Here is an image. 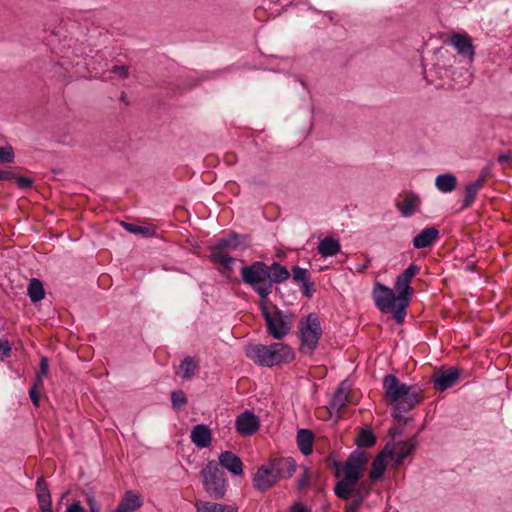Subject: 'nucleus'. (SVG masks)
Listing matches in <instances>:
<instances>
[{"label": "nucleus", "instance_id": "obj_32", "mask_svg": "<svg viewBox=\"0 0 512 512\" xmlns=\"http://www.w3.org/2000/svg\"><path fill=\"white\" fill-rule=\"evenodd\" d=\"M481 188L482 187L480 186L479 182H471L465 186L464 199L462 202L461 209H467V208L471 207V205L475 201L476 196Z\"/></svg>", "mask_w": 512, "mask_h": 512}, {"label": "nucleus", "instance_id": "obj_14", "mask_svg": "<svg viewBox=\"0 0 512 512\" xmlns=\"http://www.w3.org/2000/svg\"><path fill=\"white\" fill-rule=\"evenodd\" d=\"M450 43L462 57L472 60L475 52L471 38L466 34L454 33L450 37Z\"/></svg>", "mask_w": 512, "mask_h": 512}, {"label": "nucleus", "instance_id": "obj_3", "mask_svg": "<svg viewBox=\"0 0 512 512\" xmlns=\"http://www.w3.org/2000/svg\"><path fill=\"white\" fill-rule=\"evenodd\" d=\"M245 353L255 364L269 368L288 364L295 359L293 349L283 342H273L269 345L249 344L245 348Z\"/></svg>", "mask_w": 512, "mask_h": 512}, {"label": "nucleus", "instance_id": "obj_4", "mask_svg": "<svg viewBox=\"0 0 512 512\" xmlns=\"http://www.w3.org/2000/svg\"><path fill=\"white\" fill-rule=\"evenodd\" d=\"M420 266L411 263L400 275L397 276L394 283V290L398 293V307L395 310L394 320L396 323H403L407 314V308L414 294V288L410 286L413 277L420 272Z\"/></svg>", "mask_w": 512, "mask_h": 512}, {"label": "nucleus", "instance_id": "obj_43", "mask_svg": "<svg viewBox=\"0 0 512 512\" xmlns=\"http://www.w3.org/2000/svg\"><path fill=\"white\" fill-rule=\"evenodd\" d=\"M395 453H396V451H395L394 446L391 443H387L384 446L382 452L379 453L377 456H382L383 459H385L387 461L388 458H391V459L394 458Z\"/></svg>", "mask_w": 512, "mask_h": 512}, {"label": "nucleus", "instance_id": "obj_47", "mask_svg": "<svg viewBox=\"0 0 512 512\" xmlns=\"http://www.w3.org/2000/svg\"><path fill=\"white\" fill-rule=\"evenodd\" d=\"M112 73L119 74L121 78H127L129 76V68L125 65H115L111 69Z\"/></svg>", "mask_w": 512, "mask_h": 512}, {"label": "nucleus", "instance_id": "obj_26", "mask_svg": "<svg viewBox=\"0 0 512 512\" xmlns=\"http://www.w3.org/2000/svg\"><path fill=\"white\" fill-rule=\"evenodd\" d=\"M457 183V178L452 173L439 174L435 179V186L442 193H451L456 189Z\"/></svg>", "mask_w": 512, "mask_h": 512}, {"label": "nucleus", "instance_id": "obj_59", "mask_svg": "<svg viewBox=\"0 0 512 512\" xmlns=\"http://www.w3.org/2000/svg\"><path fill=\"white\" fill-rule=\"evenodd\" d=\"M90 512H100V507L90 509Z\"/></svg>", "mask_w": 512, "mask_h": 512}, {"label": "nucleus", "instance_id": "obj_24", "mask_svg": "<svg viewBox=\"0 0 512 512\" xmlns=\"http://www.w3.org/2000/svg\"><path fill=\"white\" fill-rule=\"evenodd\" d=\"M340 250L341 245L339 240L332 237H325L318 245V253L325 258L335 256Z\"/></svg>", "mask_w": 512, "mask_h": 512}, {"label": "nucleus", "instance_id": "obj_42", "mask_svg": "<svg viewBox=\"0 0 512 512\" xmlns=\"http://www.w3.org/2000/svg\"><path fill=\"white\" fill-rule=\"evenodd\" d=\"M15 182L20 189H29L33 186L34 180L30 177L17 175Z\"/></svg>", "mask_w": 512, "mask_h": 512}, {"label": "nucleus", "instance_id": "obj_38", "mask_svg": "<svg viewBox=\"0 0 512 512\" xmlns=\"http://www.w3.org/2000/svg\"><path fill=\"white\" fill-rule=\"evenodd\" d=\"M344 472V478L341 480L351 488H354L355 485L358 484L360 478L362 477V473L349 471V470H343Z\"/></svg>", "mask_w": 512, "mask_h": 512}, {"label": "nucleus", "instance_id": "obj_9", "mask_svg": "<svg viewBox=\"0 0 512 512\" xmlns=\"http://www.w3.org/2000/svg\"><path fill=\"white\" fill-rule=\"evenodd\" d=\"M368 462V454L360 449L352 451L347 460L342 463L339 461H332V465L335 468V476H340V470L356 471L363 473L364 467Z\"/></svg>", "mask_w": 512, "mask_h": 512}, {"label": "nucleus", "instance_id": "obj_12", "mask_svg": "<svg viewBox=\"0 0 512 512\" xmlns=\"http://www.w3.org/2000/svg\"><path fill=\"white\" fill-rule=\"evenodd\" d=\"M269 467L274 470L275 475L282 479H290L296 471V461L292 457H275L270 458Z\"/></svg>", "mask_w": 512, "mask_h": 512}, {"label": "nucleus", "instance_id": "obj_8", "mask_svg": "<svg viewBox=\"0 0 512 512\" xmlns=\"http://www.w3.org/2000/svg\"><path fill=\"white\" fill-rule=\"evenodd\" d=\"M372 297L380 312L391 313L394 317L398 307V293L394 289L377 282L373 288Z\"/></svg>", "mask_w": 512, "mask_h": 512}, {"label": "nucleus", "instance_id": "obj_27", "mask_svg": "<svg viewBox=\"0 0 512 512\" xmlns=\"http://www.w3.org/2000/svg\"><path fill=\"white\" fill-rule=\"evenodd\" d=\"M35 488L39 508L52 505L51 493L44 477H39L36 480Z\"/></svg>", "mask_w": 512, "mask_h": 512}, {"label": "nucleus", "instance_id": "obj_57", "mask_svg": "<svg viewBox=\"0 0 512 512\" xmlns=\"http://www.w3.org/2000/svg\"><path fill=\"white\" fill-rule=\"evenodd\" d=\"M467 270L469 271H475L476 270V265L474 262H472L471 264H468L467 267H466Z\"/></svg>", "mask_w": 512, "mask_h": 512}, {"label": "nucleus", "instance_id": "obj_58", "mask_svg": "<svg viewBox=\"0 0 512 512\" xmlns=\"http://www.w3.org/2000/svg\"><path fill=\"white\" fill-rule=\"evenodd\" d=\"M198 85V81H194L193 83L189 84V88L195 87Z\"/></svg>", "mask_w": 512, "mask_h": 512}, {"label": "nucleus", "instance_id": "obj_28", "mask_svg": "<svg viewBox=\"0 0 512 512\" xmlns=\"http://www.w3.org/2000/svg\"><path fill=\"white\" fill-rule=\"evenodd\" d=\"M196 512H238L237 508L209 501L198 500L195 504Z\"/></svg>", "mask_w": 512, "mask_h": 512}, {"label": "nucleus", "instance_id": "obj_39", "mask_svg": "<svg viewBox=\"0 0 512 512\" xmlns=\"http://www.w3.org/2000/svg\"><path fill=\"white\" fill-rule=\"evenodd\" d=\"M15 159V153L11 145L0 148V163H12Z\"/></svg>", "mask_w": 512, "mask_h": 512}, {"label": "nucleus", "instance_id": "obj_16", "mask_svg": "<svg viewBox=\"0 0 512 512\" xmlns=\"http://www.w3.org/2000/svg\"><path fill=\"white\" fill-rule=\"evenodd\" d=\"M350 387L347 384V381H342L336 390L334 391L330 401H329V408L332 411H335L339 413L344 407L347 406L349 400H348V394H349Z\"/></svg>", "mask_w": 512, "mask_h": 512}, {"label": "nucleus", "instance_id": "obj_37", "mask_svg": "<svg viewBox=\"0 0 512 512\" xmlns=\"http://www.w3.org/2000/svg\"><path fill=\"white\" fill-rule=\"evenodd\" d=\"M122 226L125 228L126 231L132 233V234H142L146 236L152 235L151 229L145 226H139L132 223L122 222Z\"/></svg>", "mask_w": 512, "mask_h": 512}, {"label": "nucleus", "instance_id": "obj_46", "mask_svg": "<svg viewBox=\"0 0 512 512\" xmlns=\"http://www.w3.org/2000/svg\"><path fill=\"white\" fill-rule=\"evenodd\" d=\"M17 173L10 169H0V181L15 180Z\"/></svg>", "mask_w": 512, "mask_h": 512}, {"label": "nucleus", "instance_id": "obj_30", "mask_svg": "<svg viewBox=\"0 0 512 512\" xmlns=\"http://www.w3.org/2000/svg\"><path fill=\"white\" fill-rule=\"evenodd\" d=\"M376 436L371 428H361L358 436L355 439V444L358 449L371 448L376 444Z\"/></svg>", "mask_w": 512, "mask_h": 512}, {"label": "nucleus", "instance_id": "obj_56", "mask_svg": "<svg viewBox=\"0 0 512 512\" xmlns=\"http://www.w3.org/2000/svg\"><path fill=\"white\" fill-rule=\"evenodd\" d=\"M120 100L122 102H124L125 104H128V101H127V94L125 92H122L121 95H120Z\"/></svg>", "mask_w": 512, "mask_h": 512}, {"label": "nucleus", "instance_id": "obj_29", "mask_svg": "<svg viewBox=\"0 0 512 512\" xmlns=\"http://www.w3.org/2000/svg\"><path fill=\"white\" fill-rule=\"evenodd\" d=\"M387 468V461L382 456H376L371 464L369 479L371 482H377L383 479Z\"/></svg>", "mask_w": 512, "mask_h": 512}, {"label": "nucleus", "instance_id": "obj_52", "mask_svg": "<svg viewBox=\"0 0 512 512\" xmlns=\"http://www.w3.org/2000/svg\"><path fill=\"white\" fill-rule=\"evenodd\" d=\"M291 512H310V510L302 503L296 502L294 503L291 508Z\"/></svg>", "mask_w": 512, "mask_h": 512}, {"label": "nucleus", "instance_id": "obj_20", "mask_svg": "<svg viewBox=\"0 0 512 512\" xmlns=\"http://www.w3.org/2000/svg\"><path fill=\"white\" fill-rule=\"evenodd\" d=\"M421 204L419 195L414 192H409L405 195L402 202H397L396 207L404 217H411L418 211Z\"/></svg>", "mask_w": 512, "mask_h": 512}, {"label": "nucleus", "instance_id": "obj_15", "mask_svg": "<svg viewBox=\"0 0 512 512\" xmlns=\"http://www.w3.org/2000/svg\"><path fill=\"white\" fill-rule=\"evenodd\" d=\"M440 232L434 227H426L413 240L412 245L415 249H424L431 247L439 238Z\"/></svg>", "mask_w": 512, "mask_h": 512}, {"label": "nucleus", "instance_id": "obj_17", "mask_svg": "<svg viewBox=\"0 0 512 512\" xmlns=\"http://www.w3.org/2000/svg\"><path fill=\"white\" fill-rule=\"evenodd\" d=\"M459 376L460 371L455 367H450L434 378V388L443 392L451 388L457 382Z\"/></svg>", "mask_w": 512, "mask_h": 512}, {"label": "nucleus", "instance_id": "obj_22", "mask_svg": "<svg viewBox=\"0 0 512 512\" xmlns=\"http://www.w3.org/2000/svg\"><path fill=\"white\" fill-rule=\"evenodd\" d=\"M417 444V435H414L407 440H401L398 442L400 450L395 453L394 462L396 467L402 465L404 460L416 449Z\"/></svg>", "mask_w": 512, "mask_h": 512}, {"label": "nucleus", "instance_id": "obj_45", "mask_svg": "<svg viewBox=\"0 0 512 512\" xmlns=\"http://www.w3.org/2000/svg\"><path fill=\"white\" fill-rule=\"evenodd\" d=\"M49 371V359L46 356H42L39 363V370L37 374L40 376H46Z\"/></svg>", "mask_w": 512, "mask_h": 512}, {"label": "nucleus", "instance_id": "obj_2", "mask_svg": "<svg viewBox=\"0 0 512 512\" xmlns=\"http://www.w3.org/2000/svg\"><path fill=\"white\" fill-rule=\"evenodd\" d=\"M383 387L387 402L393 405L392 417L398 421L406 422L403 413L414 409L424 398L422 388L401 383L393 374L384 377Z\"/></svg>", "mask_w": 512, "mask_h": 512}, {"label": "nucleus", "instance_id": "obj_23", "mask_svg": "<svg viewBox=\"0 0 512 512\" xmlns=\"http://www.w3.org/2000/svg\"><path fill=\"white\" fill-rule=\"evenodd\" d=\"M296 442L300 452L308 456L313 452L314 434L309 429H299L296 436Z\"/></svg>", "mask_w": 512, "mask_h": 512}, {"label": "nucleus", "instance_id": "obj_53", "mask_svg": "<svg viewBox=\"0 0 512 512\" xmlns=\"http://www.w3.org/2000/svg\"><path fill=\"white\" fill-rule=\"evenodd\" d=\"M498 162L500 164H505L507 162H509L511 160V152L508 151V152H505V153H501L498 158H497Z\"/></svg>", "mask_w": 512, "mask_h": 512}, {"label": "nucleus", "instance_id": "obj_51", "mask_svg": "<svg viewBox=\"0 0 512 512\" xmlns=\"http://www.w3.org/2000/svg\"><path fill=\"white\" fill-rule=\"evenodd\" d=\"M43 377L44 376H40L39 374L36 373L35 378L33 379L32 386L30 388H35L38 390L43 389Z\"/></svg>", "mask_w": 512, "mask_h": 512}, {"label": "nucleus", "instance_id": "obj_11", "mask_svg": "<svg viewBox=\"0 0 512 512\" xmlns=\"http://www.w3.org/2000/svg\"><path fill=\"white\" fill-rule=\"evenodd\" d=\"M259 427V417L251 410H245L237 416L235 421L236 431L244 437L255 434L259 430Z\"/></svg>", "mask_w": 512, "mask_h": 512}, {"label": "nucleus", "instance_id": "obj_5", "mask_svg": "<svg viewBox=\"0 0 512 512\" xmlns=\"http://www.w3.org/2000/svg\"><path fill=\"white\" fill-rule=\"evenodd\" d=\"M300 347L299 351L304 355H312L318 347L322 336V327L315 313L308 314L298 324Z\"/></svg>", "mask_w": 512, "mask_h": 512}, {"label": "nucleus", "instance_id": "obj_13", "mask_svg": "<svg viewBox=\"0 0 512 512\" xmlns=\"http://www.w3.org/2000/svg\"><path fill=\"white\" fill-rule=\"evenodd\" d=\"M143 504L144 499L138 491L127 490L113 512H134L141 508Z\"/></svg>", "mask_w": 512, "mask_h": 512}, {"label": "nucleus", "instance_id": "obj_25", "mask_svg": "<svg viewBox=\"0 0 512 512\" xmlns=\"http://www.w3.org/2000/svg\"><path fill=\"white\" fill-rule=\"evenodd\" d=\"M199 369L198 361L194 357L186 356L180 363L176 372L181 378L190 380Z\"/></svg>", "mask_w": 512, "mask_h": 512}, {"label": "nucleus", "instance_id": "obj_1", "mask_svg": "<svg viewBox=\"0 0 512 512\" xmlns=\"http://www.w3.org/2000/svg\"><path fill=\"white\" fill-rule=\"evenodd\" d=\"M241 281L252 288L260 297L259 308L265 320L267 333L276 340H282L292 328L291 314H285L276 305L274 312L268 309V296L272 293L274 285L281 284L290 278L286 266L277 261L268 264L264 261H253L240 268Z\"/></svg>", "mask_w": 512, "mask_h": 512}, {"label": "nucleus", "instance_id": "obj_41", "mask_svg": "<svg viewBox=\"0 0 512 512\" xmlns=\"http://www.w3.org/2000/svg\"><path fill=\"white\" fill-rule=\"evenodd\" d=\"M302 295L311 298L314 293L316 292L315 284L311 280H308L307 282L300 285Z\"/></svg>", "mask_w": 512, "mask_h": 512}, {"label": "nucleus", "instance_id": "obj_50", "mask_svg": "<svg viewBox=\"0 0 512 512\" xmlns=\"http://www.w3.org/2000/svg\"><path fill=\"white\" fill-rule=\"evenodd\" d=\"M66 512H86L79 501L73 502L67 506Z\"/></svg>", "mask_w": 512, "mask_h": 512}, {"label": "nucleus", "instance_id": "obj_55", "mask_svg": "<svg viewBox=\"0 0 512 512\" xmlns=\"http://www.w3.org/2000/svg\"><path fill=\"white\" fill-rule=\"evenodd\" d=\"M41 512H53L52 505L44 506L39 508Z\"/></svg>", "mask_w": 512, "mask_h": 512}, {"label": "nucleus", "instance_id": "obj_44", "mask_svg": "<svg viewBox=\"0 0 512 512\" xmlns=\"http://www.w3.org/2000/svg\"><path fill=\"white\" fill-rule=\"evenodd\" d=\"M0 354L2 359L8 358L11 355V346L8 340L0 339Z\"/></svg>", "mask_w": 512, "mask_h": 512}, {"label": "nucleus", "instance_id": "obj_18", "mask_svg": "<svg viewBox=\"0 0 512 512\" xmlns=\"http://www.w3.org/2000/svg\"><path fill=\"white\" fill-rule=\"evenodd\" d=\"M190 438L196 447L200 449L207 448L212 441L211 430L206 424H197L192 428Z\"/></svg>", "mask_w": 512, "mask_h": 512}, {"label": "nucleus", "instance_id": "obj_33", "mask_svg": "<svg viewBox=\"0 0 512 512\" xmlns=\"http://www.w3.org/2000/svg\"><path fill=\"white\" fill-rule=\"evenodd\" d=\"M172 408L175 411L182 410L188 403V399L184 391L174 390L171 392Z\"/></svg>", "mask_w": 512, "mask_h": 512}, {"label": "nucleus", "instance_id": "obj_40", "mask_svg": "<svg viewBox=\"0 0 512 512\" xmlns=\"http://www.w3.org/2000/svg\"><path fill=\"white\" fill-rule=\"evenodd\" d=\"M310 480H311L310 469L305 467L303 470V473L300 475V477L298 478V481H297L298 489L299 490L305 489L309 485Z\"/></svg>", "mask_w": 512, "mask_h": 512}, {"label": "nucleus", "instance_id": "obj_34", "mask_svg": "<svg viewBox=\"0 0 512 512\" xmlns=\"http://www.w3.org/2000/svg\"><path fill=\"white\" fill-rule=\"evenodd\" d=\"M355 490L356 489L351 488L341 480L338 481L334 487L335 495L342 500H348L351 496H354Z\"/></svg>", "mask_w": 512, "mask_h": 512}, {"label": "nucleus", "instance_id": "obj_21", "mask_svg": "<svg viewBox=\"0 0 512 512\" xmlns=\"http://www.w3.org/2000/svg\"><path fill=\"white\" fill-rule=\"evenodd\" d=\"M371 491V484L367 481H362L358 484V488L354 492L353 500L345 507V512H358L364 499Z\"/></svg>", "mask_w": 512, "mask_h": 512}, {"label": "nucleus", "instance_id": "obj_7", "mask_svg": "<svg viewBox=\"0 0 512 512\" xmlns=\"http://www.w3.org/2000/svg\"><path fill=\"white\" fill-rule=\"evenodd\" d=\"M208 249L210 251L209 259L212 263L220 264L225 270H232L235 259L228 252L237 250V244L232 239V231L227 236L218 239Z\"/></svg>", "mask_w": 512, "mask_h": 512}, {"label": "nucleus", "instance_id": "obj_31", "mask_svg": "<svg viewBox=\"0 0 512 512\" xmlns=\"http://www.w3.org/2000/svg\"><path fill=\"white\" fill-rule=\"evenodd\" d=\"M27 293L31 302L37 303L41 301L45 297L43 283L37 278H32L28 284Z\"/></svg>", "mask_w": 512, "mask_h": 512}, {"label": "nucleus", "instance_id": "obj_48", "mask_svg": "<svg viewBox=\"0 0 512 512\" xmlns=\"http://www.w3.org/2000/svg\"><path fill=\"white\" fill-rule=\"evenodd\" d=\"M29 397L31 399L32 404L35 407H39L40 406V393H39L38 389L30 388L29 389Z\"/></svg>", "mask_w": 512, "mask_h": 512}, {"label": "nucleus", "instance_id": "obj_10", "mask_svg": "<svg viewBox=\"0 0 512 512\" xmlns=\"http://www.w3.org/2000/svg\"><path fill=\"white\" fill-rule=\"evenodd\" d=\"M279 478L275 475L274 470L269 467V463L258 467L253 477V487L255 490L265 493L279 482Z\"/></svg>", "mask_w": 512, "mask_h": 512}, {"label": "nucleus", "instance_id": "obj_49", "mask_svg": "<svg viewBox=\"0 0 512 512\" xmlns=\"http://www.w3.org/2000/svg\"><path fill=\"white\" fill-rule=\"evenodd\" d=\"M490 175V168L488 166L484 167L480 173L478 178L474 182H479L480 186L483 187L486 178Z\"/></svg>", "mask_w": 512, "mask_h": 512}, {"label": "nucleus", "instance_id": "obj_54", "mask_svg": "<svg viewBox=\"0 0 512 512\" xmlns=\"http://www.w3.org/2000/svg\"><path fill=\"white\" fill-rule=\"evenodd\" d=\"M86 502H87V505L89 506V510L99 507V505L93 495H87Z\"/></svg>", "mask_w": 512, "mask_h": 512}, {"label": "nucleus", "instance_id": "obj_19", "mask_svg": "<svg viewBox=\"0 0 512 512\" xmlns=\"http://www.w3.org/2000/svg\"><path fill=\"white\" fill-rule=\"evenodd\" d=\"M219 465L227 469L233 475L243 474V462L235 453L232 451H224L219 455Z\"/></svg>", "mask_w": 512, "mask_h": 512}, {"label": "nucleus", "instance_id": "obj_36", "mask_svg": "<svg viewBox=\"0 0 512 512\" xmlns=\"http://www.w3.org/2000/svg\"><path fill=\"white\" fill-rule=\"evenodd\" d=\"M232 239L237 244V249L246 250L251 246L252 237L249 234H239L232 231Z\"/></svg>", "mask_w": 512, "mask_h": 512}, {"label": "nucleus", "instance_id": "obj_6", "mask_svg": "<svg viewBox=\"0 0 512 512\" xmlns=\"http://www.w3.org/2000/svg\"><path fill=\"white\" fill-rule=\"evenodd\" d=\"M203 487L209 496L215 500L224 498L227 491V478L225 472L219 468L218 463L209 461L200 471Z\"/></svg>", "mask_w": 512, "mask_h": 512}, {"label": "nucleus", "instance_id": "obj_35", "mask_svg": "<svg viewBox=\"0 0 512 512\" xmlns=\"http://www.w3.org/2000/svg\"><path fill=\"white\" fill-rule=\"evenodd\" d=\"M289 273L290 274L292 273L293 281L298 285H301V284L307 282L308 280H310V273L305 268H301L299 266H293L291 269V272L289 271Z\"/></svg>", "mask_w": 512, "mask_h": 512}]
</instances>
